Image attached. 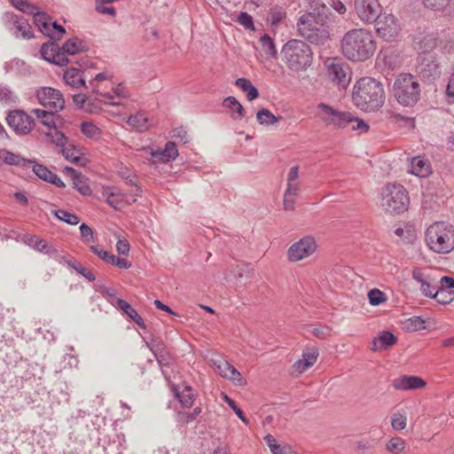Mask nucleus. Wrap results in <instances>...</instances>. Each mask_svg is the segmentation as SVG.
<instances>
[{
    "label": "nucleus",
    "instance_id": "nucleus-1",
    "mask_svg": "<svg viewBox=\"0 0 454 454\" xmlns=\"http://www.w3.org/2000/svg\"><path fill=\"white\" fill-rule=\"evenodd\" d=\"M377 43L372 33L364 28H353L348 31L340 41L342 54L354 62L365 61L376 51Z\"/></svg>",
    "mask_w": 454,
    "mask_h": 454
},
{
    "label": "nucleus",
    "instance_id": "nucleus-2",
    "mask_svg": "<svg viewBox=\"0 0 454 454\" xmlns=\"http://www.w3.org/2000/svg\"><path fill=\"white\" fill-rule=\"evenodd\" d=\"M385 98L382 83L372 77L360 78L353 87L352 102L362 111H378L384 105Z\"/></svg>",
    "mask_w": 454,
    "mask_h": 454
},
{
    "label": "nucleus",
    "instance_id": "nucleus-3",
    "mask_svg": "<svg viewBox=\"0 0 454 454\" xmlns=\"http://www.w3.org/2000/svg\"><path fill=\"white\" fill-rule=\"evenodd\" d=\"M314 14L305 12L299 17L296 22L298 35L312 44L325 45L331 39L330 18L322 13Z\"/></svg>",
    "mask_w": 454,
    "mask_h": 454
},
{
    "label": "nucleus",
    "instance_id": "nucleus-4",
    "mask_svg": "<svg viewBox=\"0 0 454 454\" xmlns=\"http://www.w3.org/2000/svg\"><path fill=\"white\" fill-rule=\"evenodd\" d=\"M282 59L291 71L301 72L307 70L313 60V51L310 46L302 40L291 39L281 50Z\"/></svg>",
    "mask_w": 454,
    "mask_h": 454
},
{
    "label": "nucleus",
    "instance_id": "nucleus-5",
    "mask_svg": "<svg viewBox=\"0 0 454 454\" xmlns=\"http://www.w3.org/2000/svg\"><path fill=\"white\" fill-rule=\"evenodd\" d=\"M426 241L435 253L451 252L454 249V226L444 222L431 224L426 231Z\"/></svg>",
    "mask_w": 454,
    "mask_h": 454
},
{
    "label": "nucleus",
    "instance_id": "nucleus-6",
    "mask_svg": "<svg viewBox=\"0 0 454 454\" xmlns=\"http://www.w3.org/2000/svg\"><path fill=\"white\" fill-rule=\"evenodd\" d=\"M381 207L390 214H402L410 205V197L407 190L400 184H387L380 192Z\"/></svg>",
    "mask_w": 454,
    "mask_h": 454
},
{
    "label": "nucleus",
    "instance_id": "nucleus-7",
    "mask_svg": "<svg viewBox=\"0 0 454 454\" xmlns=\"http://www.w3.org/2000/svg\"><path fill=\"white\" fill-rule=\"evenodd\" d=\"M393 94L403 106H413L420 98V85L411 74H401L393 84Z\"/></svg>",
    "mask_w": 454,
    "mask_h": 454
},
{
    "label": "nucleus",
    "instance_id": "nucleus-8",
    "mask_svg": "<svg viewBox=\"0 0 454 454\" xmlns=\"http://www.w3.org/2000/svg\"><path fill=\"white\" fill-rule=\"evenodd\" d=\"M317 115L320 121L324 122L325 126L333 129H346L353 120L351 113L339 111L325 103H319L317 106Z\"/></svg>",
    "mask_w": 454,
    "mask_h": 454
},
{
    "label": "nucleus",
    "instance_id": "nucleus-9",
    "mask_svg": "<svg viewBox=\"0 0 454 454\" xmlns=\"http://www.w3.org/2000/svg\"><path fill=\"white\" fill-rule=\"evenodd\" d=\"M416 73L424 82L432 83L441 76V68L435 53H419Z\"/></svg>",
    "mask_w": 454,
    "mask_h": 454
},
{
    "label": "nucleus",
    "instance_id": "nucleus-10",
    "mask_svg": "<svg viewBox=\"0 0 454 454\" xmlns=\"http://www.w3.org/2000/svg\"><path fill=\"white\" fill-rule=\"evenodd\" d=\"M8 125L19 136L28 135L35 128V119L24 110L10 111L6 116Z\"/></svg>",
    "mask_w": 454,
    "mask_h": 454
},
{
    "label": "nucleus",
    "instance_id": "nucleus-11",
    "mask_svg": "<svg viewBox=\"0 0 454 454\" xmlns=\"http://www.w3.org/2000/svg\"><path fill=\"white\" fill-rule=\"evenodd\" d=\"M373 23L378 35L385 41L395 40L401 31L397 19L390 13L381 12Z\"/></svg>",
    "mask_w": 454,
    "mask_h": 454
},
{
    "label": "nucleus",
    "instance_id": "nucleus-12",
    "mask_svg": "<svg viewBox=\"0 0 454 454\" xmlns=\"http://www.w3.org/2000/svg\"><path fill=\"white\" fill-rule=\"evenodd\" d=\"M3 19L5 27L17 38L30 39L34 36L32 27L23 16L7 12Z\"/></svg>",
    "mask_w": 454,
    "mask_h": 454
},
{
    "label": "nucleus",
    "instance_id": "nucleus-13",
    "mask_svg": "<svg viewBox=\"0 0 454 454\" xmlns=\"http://www.w3.org/2000/svg\"><path fill=\"white\" fill-rule=\"evenodd\" d=\"M354 11L364 24H372L382 12L378 0H354Z\"/></svg>",
    "mask_w": 454,
    "mask_h": 454
},
{
    "label": "nucleus",
    "instance_id": "nucleus-14",
    "mask_svg": "<svg viewBox=\"0 0 454 454\" xmlns=\"http://www.w3.org/2000/svg\"><path fill=\"white\" fill-rule=\"evenodd\" d=\"M317 245L311 236H305L294 242L287 250L289 262H299L312 255L317 250Z\"/></svg>",
    "mask_w": 454,
    "mask_h": 454
},
{
    "label": "nucleus",
    "instance_id": "nucleus-15",
    "mask_svg": "<svg viewBox=\"0 0 454 454\" xmlns=\"http://www.w3.org/2000/svg\"><path fill=\"white\" fill-rule=\"evenodd\" d=\"M38 102L51 111L59 112L65 106V99L62 93L51 87H41L36 90Z\"/></svg>",
    "mask_w": 454,
    "mask_h": 454
},
{
    "label": "nucleus",
    "instance_id": "nucleus-16",
    "mask_svg": "<svg viewBox=\"0 0 454 454\" xmlns=\"http://www.w3.org/2000/svg\"><path fill=\"white\" fill-rule=\"evenodd\" d=\"M328 76L340 89H346L351 80L349 67L342 62H333L329 65Z\"/></svg>",
    "mask_w": 454,
    "mask_h": 454
},
{
    "label": "nucleus",
    "instance_id": "nucleus-17",
    "mask_svg": "<svg viewBox=\"0 0 454 454\" xmlns=\"http://www.w3.org/2000/svg\"><path fill=\"white\" fill-rule=\"evenodd\" d=\"M44 60L57 66H67L69 63L67 57L63 55L61 47L55 42L44 43L40 50Z\"/></svg>",
    "mask_w": 454,
    "mask_h": 454
},
{
    "label": "nucleus",
    "instance_id": "nucleus-18",
    "mask_svg": "<svg viewBox=\"0 0 454 454\" xmlns=\"http://www.w3.org/2000/svg\"><path fill=\"white\" fill-rule=\"evenodd\" d=\"M145 345L153 352L160 366H168L171 364V355L162 340L153 338Z\"/></svg>",
    "mask_w": 454,
    "mask_h": 454
},
{
    "label": "nucleus",
    "instance_id": "nucleus-19",
    "mask_svg": "<svg viewBox=\"0 0 454 454\" xmlns=\"http://www.w3.org/2000/svg\"><path fill=\"white\" fill-rule=\"evenodd\" d=\"M30 168L35 175L43 181L54 184L59 188L66 187L65 183L57 174L51 171L46 166L38 163L35 160H32Z\"/></svg>",
    "mask_w": 454,
    "mask_h": 454
},
{
    "label": "nucleus",
    "instance_id": "nucleus-20",
    "mask_svg": "<svg viewBox=\"0 0 454 454\" xmlns=\"http://www.w3.org/2000/svg\"><path fill=\"white\" fill-rule=\"evenodd\" d=\"M427 382L420 377L403 375L392 381V387L396 390H416L424 387Z\"/></svg>",
    "mask_w": 454,
    "mask_h": 454
},
{
    "label": "nucleus",
    "instance_id": "nucleus-21",
    "mask_svg": "<svg viewBox=\"0 0 454 454\" xmlns=\"http://www.w3.org/2000/svg\"><path fill=\"white\" fill-rule=\"evenodd\" d=\"M32 160L25 159L20 154L14 153L7 149H0V168L5 164L17 166L23 169L30 168Z\"/></svg>",
    "mask_w": 454,
    "mask_h": 454
},
{
    "label": "nucleus",
    "instance_id": "nucleus-22",
    "mask_svg": "<svg viewBox=\"0 0 454 454\" xmlns=\"http://www.w3.org/2000/svg\"><path fill=\"white\" fill-rule=\"evenodd\" d=\"M32 113L35 115L37 120L45 127L50 129H58V121L61 120L59 112L51 111V110H43L35 108L32 110Z\"/></svg>",
    "mask_w": 454,
    "mask_h": 454
},
{
    "label": "nucleus",
    "instance_id": "nucleus-23",
    "mask_svg": "<svg viewBox=\"0 0 454 454\" xmlns=\"http://www.w3.org/2000/svg\"><path fill=\"white\" fill-rule=\"evenodd\" d=\"M422 2L427 8L454 19V0H422Z\"/></svg>",
    "mask_w": 454,
    "mask_h": 454
},
{
    "label": "nucleus",
    "instance_id": "nucleus-24",
    "mask_svg": "<svg viewBox=\"0 0 454 454\" xmlns=\"http://www.w3.org/2000/svg\"><path fill=\"white\" fill-rule=\"evenodd\" d=\"M397 342L395 335L389 331H382L372 342V351L387 350Z\"/></svg>",
    "mask_w": 454,
    "mask_h": 454
},
{
    "label": "nucleus",
    "instance_id": "nucleus-25",
    "mask_svg": "<svg viewBox=\"0 0 454 454\" xmlns=\"http://www.w3.org/2000/svg\"><path fill=\"white\" fill-rule=\"evenodd\" d=\"M60 47L63 55L66 57H67V55L74 56L89 51L87 43L76 36L67 40Z\"/></svg>",
    "mask_w": 454,
    "mask_h": 454
},
{
    "label": "nucleus",
    "instance_id": "nucleus-26",
    "mask_svg": "<svg viewBox=\"0 0 454 454\" xmlns=\"http://www.w3.org/2000/svg\"><path fill=\"white\" fill-rule=\"evenodd\" d=\"M114 306L122 310L132 321H134L141 328H145V324L142 317L137 311L125 300L117 298L115 301H110Z\"/></svg>",
    "mask_w": 454,
    "mask_h": 454
},
{
    "label": "nucleus",
    "instance_id": "nucleus-27",
    "mask_svg": "<svg viewBox=\"0 0 454 454\" xmlns=\"http://www.w3.org/2000/svg\"><path fill=\"white\" fill-rule=\"evenodd\" d=\"M63 78L67 85L74 89L86 88L83 71L76 67L67 68L64 72Z\"/></svg>",
    "mask_w": 454,
    "mask_h": 454
},
{
    "label": "nucleus",
    "instance_id": "nucleus-28",
    "mask_svg": "<svg viewBox=\"0 0 454 454\" xmlns=\"http://www.w3.org/2000/svg\"><path fill=\"white\" fill-rule=\"evenodd\" d=\"M153 158L162 162H169L178 156V151L176 143L168 141L166 143L163 150H156L151 153Z\"/></svg>",
    "mask_w": 454,
    "mask_h": 454
},
{
    "label": "nucleus",
    "instance_id": "nucleus-29",
    "mask_svg": "<svg viewBox=\"0 0 454 454\" xmlns=\"http://www.w3.org/2000/svg\"><path fill=\"white\" fill-rule=\"evenodd\" d=\"M410 168V173L419 177H426L431 173L430 163L421 156L414 157Z\"/></svg>",
    "mask_w": 454,
    "mask_h": 454
},
{
    "label": "nucleus",
    "instance_id": "nucleus-30",
    "mask_svg": "<svg viewBox=\"0 0 454 454\" xmlns=\"http://www.w3.org/2000/svg\"><path fill=\"white\" fill-rule=\"evenodd\" d=\"M318 353L315 348H308L304 350L302 353V358L296 361L294 364V367L299 372H302L311 367L316 362L317 358Z\"/></svg>",
    "mask_w": 454,
    "mask_h": 454
},
{
    "label": "nucleus",
    "instance_id": "nucleus-31",
    "mask_svg": "<svg viewBox=\"0 0 454 454\" xmlns=\"http://www.w3.org/2000/svg\"><path fill=\"white\" fill-rule=\"evenodd\" d=\"M223 106L231 112L234 120H241L245 115V109L234 97H227L223 101Z\"/></svg>",
    "mask_w": 454,
    "mask_h": 454
},
{
    "label": "nucleus",
    "instance_id": "nucleus-32",
    "mask_svg": "<svg viewBox=\"0 0 454 454\" xmlns=\"http://www.w3.org/2000/svg\"><path fill=\"white\" fill-rule=\"evenodd\" d=\"M128 124L139 132H144L149 129L151 123L145 113H137L130 115L128 119Z\"/></svg>",
    "mask_w": 454,
    "mask_h": 454
},
{
    "label": "nucleus",
    "instance_id": "nucleus-33",
    "mask_svg": "<svg viewBox=\"0 0 454 454\" xmlns=\"http://www.w3.org/2000/svg\"><path fill=\"white\" fill-rule=\"evenodd\" d=\"M62 155L66 160L77 166H85L86 160L81 156V153L74 145H68L61 150Z\"/></svg>",
    "mask_w": 454,
    "mask_h": 454
},
{
    "label": "nucleus",
    "instance_id": "nucleus-34",
    "mask_svg": "<svg viewBox=\"0 0 454 454\" xmlns=\"http://www.w3.org/2000/svg\"><path fill=\"white\" fill-rule=\"evenodd\" d=\"M176 398L180 402L183 407L190 408L195 400V395L192 387L185 386L182 392L178 391L177 387H174Z\"/></svg>",
    "mask_w": 454,
    "mask_h": 454
},
{
    "label": "nucleus",
    "instance_id": "nucleus-35",
    "mask_svg": "<svg viewBox=\"0 0 454 454\" xmlns=\"http://www.w3.org/2000/svg\"><path fill=\"white\" fill-rule=\"evenodd\" d=\"M31 15H33L34 23L39 28L40 32L43 35L48 33L50 29L49 22L51 21V17L45 12H40L37 7L35 12H32Z\"/></svg>",
    "mask_w": 454,
    "mask_h": 454
},
{
    "label": "nucleus",
    "instance_id": "nucleus-36",
    "mask_svg": "<svg viewBox=\"0 0 454 454\" xmlns=\"http://www.w3.org/2000/svg\"><path fill=\"white\" fill-rule=\"evenodd\" d=\"M286 18V12L283 6L274 5L270 9L268 20L271 27H278Z\"/></svg>",
    "mask_w": 454,
    "mask_h": 454
},
{
    "label": "nucleus",
    "instance_id": "nucleus-37",
    "mask_svg": "<svg viewBox=\"0 0 454 454\" xmlns=\"http://www.w3.org/2000/svg\"><path fill=\"white\" fill-rule=\"evenodd\" d=\"M282 119L280 115H274L269 109L262 108L256 113V120L261 125L270 126Z\"/></svg>",
    "mask_w": 454,
    "mask_h": 454
},
{
    "label": "nucleus",
    "instance_id": "nucleus-38",
    "mask_svg": "<svg viewBox=\"0 0 454 454\" xmlns=\"http://www.w3.org/2000/svg\"><path fill=\"white\" fill-rule=\"evenodd\" d=\"M261 46L262 48V51L264 53L273 59L277 58L278 56V51L276 49V46L274 44L273 40L270 38V36L267 34H264L260 38Z\"/></svg>",
    "mask_w": 454,
    "mask_h": 454
},
{
    "label": "nucleus",
    "instance_id": "nucleus-39",
    "mask_svg": "<svg viewBox=\"0 0 454 454\" xmlns=\"http://www.w3.org/2000/svg\"><path fill=\"white\" fill-rule=\"evenodd\" d=\"M52 214L59 221L65 222V223H67L68 224H71V225H76L80 222V218L76 215L72 214L70 212H67V211H66L64 209L53 210Z\"/></svg>",
    "mask_w": 454,
    "mask_h": 454
},
{
    "label": "nucleus",
    "instance_id": "nucleus-40",
    "mask_svg": "<svg viewBox=\"0 0 454 454\" xmlns=\"http://www.w3.org/2000/svg\"><path fill=\"white\" fill-rule=\"evenodd\" d=\"M49 32L45 33L44 35H47L51 39L54 41L60 40L62 36L66 34V28L61 25L58 24L56 21H53L52 19L49 22Z\"/></svg>",
    "mask_w": 454,
    "mask_h": 454
},
{
    "label": "nucleus",
    "instance_id": "nucleus-41",
    "mask_svg": "<svg viewBox=\"0 0 454 454\" xmlns=\"http://www.w3.org/2000/svg\"><path fill=\"white\" fill-rule=\"evenodd\" d=\"M73 181V187L76 189L82 195L89 196L92 193V191L86 182V179L84 176L80 173L79 178L74 177L72 179Z\"/></svg>",
    "mask_w": 454,
    "mask_h": 454
},
{
    "label": "nucleus",
    "instance_id": "nucleus-42",
    "mask_svg": "<svg viewBox=\"0 0 454 454\" xmlns=\"http://www.w3.org/2000/svg\"><path fill=\"white\" fill-rule=\"evenodd\" d=\"M309 8L310 11L308 12H314V16H317V14H324L325 16H328L330 18L331 12L330 9L320 0H309Z\"/></svg>",
    "mask_w": 454,
    "mask_h": 454
},
{
    "label": "nucleus",
    "instance_id": "nucleus-43",
    "mask_svg": "<svg viewBox=\"0 0 454 454\" xmlns=\"http://www.w3.org/2000/svg\"><path fill=\"white\" fill-rule=\"evenodd\" d=\"M454 293L444 288H437L434 292V300L440 304H449L454 300Z\"/></svg>",
    "mask_w": 454,
    "mask_h": 454
},
{
    "label": "nucleus",
    "instance_id": "nucleus-44",
    "mask_svg": "<svg viewBox=\"0 0 454 454\" xmlns=\"http://www.w3.org/2000/svg\"><path fill=\"white\" fill-rule=\"evenodd\" d=\"M405 448V441L400 437L391 438L386 444V449L392 453H400Z\"/></svg>",
    "mask_w": 454,
    "mask_h": 454
},
{
    "label": "nucleus",
    "instance_id": "nucleus-45",
    "mask_svg": "<svg viewBox=\"0 0 454 454\" xmlns=\"http://www.w3.org/2000/svg\"><path fill=\"white\" fill-rule=\"evenodd\" d=\"M55 133H46V136L50 138V141L51 144H54L55 145L59 146L63 150L67 145L68 138L62 133L61 131H59L55 129Z\"/></svg>",
    "mask_w": 454,
    "mask_h": 454
},
{
    "label": "nucleus",
    "instance_id": "nucleus-46",
    "mask_svg": "<svg viewBox=\"0 0 454 454\" xmlns=\"http://www.w3.org/2000/svg\"><path fill=\"white\" fill-rule=\"evenodd\" d=\"M82 134L90 138L98 137L100 136V129L91 122L83 121L81 126Z\"/></svg>",
    "mask_w": 454,
    "mask_h": 454
},
{
    "label": "nucleus",
    "instance_id": "nucleus-47",
    "mask_svg": "<svg viewBox=\"0 0 454 454\" xmlns=\"http://www.w3.org/2000/svg\"><path fill=\"white\" fill-rule=\"evenodd\" d=\"M36 251L40 253H43L49 256H56L58 254V250L54 246L50 244L45 239H41L36 244Z\"/></svg>",
    "mask_w": 454,
    "mask_h": 454
},
{
    "label": "nucleus",
    "instance_id": "nucleus-48",
    "mask_svg": "<svg viewBox=\"0 0 454 454\" xmlns=\"http://www.w3.org/2000/svg\"><path fill=\"white\" fill-rule=\"evenodd\" d=\"M436 38L433 35L425 36L419 43L420 53H432L431 51L435 48L437 42Z\"/></svg>",
    "mask_w": 454,
    "mask_h": 454
},
{
    "label": "nucleus",
    "instance_id": "nucleus-49",
    "mask_svg": "<svg viewBox=\"0 0 454 454\" xmlns=\"http://www.w3.org/2000/svg\"><path fill=\"white\" fill-rule=\"evenodd\" d=\"M12 4L19 11L31 14L36 10V6L31 4L27 0H12Z\"/></svg>",
    "mask_w": 454,
    "mask_h": 454
},
{
    "label": "nucleus",
    "instance_id": "nucleus-50",
    "mask_svg": "<svg viewBox=\"0 0 454 454\" xmlns=\"http://www.w3.org/2000/svg\"><path fill=\"white\" fill-rule=\"evenodd\" d=\"M264 441L266 442L268 447L270 449L272 454H286V450L280 444L277 443L276 439L271 434H267L264 437Z\"/></svg>",
    "mask_w": 454,
    "mask_h": 454
},
{
    "label": "nucleus",
    "instance_id": "nucleus-51",
    "mask_svg": "<svg viewBox=\"0 0 454 454\" xmlns=\"http://www.w3.org/2000/svg\"><path fill=\"white\" fill-rule=\"evenodd\" d=\"M369 302L373 306H378L386 301V295L379 289H372L368 293Z\"/></svg>",
    "mask_w": 454,
    "mask_h": 454
},
{
    "label": "nucleus",
    "instance_id": "nucleus-52",
    "mask_svg": "<svg viewBox=\"0 0 454 454\" xmlns=\"http://www.w3.org/2000/svg\"><path fill=\"white\" fill-rule=\"evenodd\" d=\"M223 401L231 408L235 414L246 424H248L243 411L236 404L235 401L227 395L223 394Z\"/></svg>",
    "mask_w": 454,
    "mask_h": 454
},
{
    "label": "nucleus",
    "instance_id": "nucleus-53",
    "mask_svg": "<svg viewBox=\"0 0 454 454\" xmlns=\"http://www.w3.org/2000/svg\"><path fill=\"white\" fill-rule=\"evenodd\" d=\"M201 413V408L196 407L192 412H179L178 421L183 424H188L193 421Z\"/></svg>",
    "mask_w": 454,
    "mask_h": 454
},
{
    "label": "nucleus",
    "instance_id": "nucleus-54",
    "mask_svg": "<svg viewBox=\"0 0 454 454\" xmlns=\"http://www.w3.org/2000/svg\"><path fill=\"white\" fill-rule=\"evenodd\" d=\"M407 328L411 331H419L426 328V321L420 317H413L407 321Z\"/></svg>",
    "mask_w": 454,
    "mask_h": 454
},
{
    "label": "nucleus",
    "instance_id": "nucleus-55",
    "mask_svg": "<svg viewBox=\"0 0 454 454\" xmlns=\"http://www.w3.org/2000/svg\"><path fill=\"white\" fill-rule=\"evenodd\" d=\"M237 20L246 29L254 30V25L253 18L247 12H241L239 13Z\"/></svg>",
    "mask_w": 454,
    "mask_h": 454
},
{
    "label": "nucleus",
    "instance_id": "nucleus-56",
    "mask_svg": "<svg viewBox=\"0 0 454 454\" xmlns=\"http://www.w3.org/2000/svg\"><path fill=\"white\" fill-rule=\"evenodd\" d=\"M352 118L353 120L350 121L348 126L351 128V129L359 130L361 133L366 132L369 129V125L364 121L353 114Z\"/></svg>",
    "mask_w": 454,
    "mask_h": 454
},
{
    "label": "nucleus",
    "instance_id": "nucleus-57",
    "mask_svg": "<svg viewBox=\"0 0 454 454\" xmlns=\"http://www.w3.org/2000/svg\"><path fill=\"white\" fill-rule=\"evenodd\" d=\"M391 425L395 430H403L406 427V417L401 413H395L392 416Z\"/></svg>",
    "mask_w": 454,
    "mask_h": 454
},
{
    "label": "nucleus",
    "instance_id": "nucleus-58",
    "mask_svg": "<svg viewBox=\"0 0 454 454\" xmlns=\"http://www.w3.org/2000/svg\"><path fill=\"white\" fill-rule=\"evenodd\" d=\"M376 444V441L368 439H361L356 442L357 450L362 453H365L366 451L374 449Z\"/></svg>",
    "mask_w": 454,
    "mask_h": 454
},
{
    "label": "nucleus",
    "instance_id": "nucleus-59",
    "mask_svg": "<svg viewBox=\"0 0 454 454\" xmlns=\"http://www.w3.org/2000/svg\"><path fill=\"white\" fill-rule=\"evenodd\" d=\"M226 379L232 380L239 386L245 384V380L241 376L240 372L232 365L230 372H228Z\"/></svg>",
    "mask_w": 454,
    "mask_h": 454
},
{
    "label": "nucleus",
    "instance_id": "nucleus-60",
    "mask_svg": "<svg viewBox=\"0 0 454 454\" xmlns=\"http://www.w3.org/2000/svg\"><path fill=\"white\" fill-rule=\"evenodd\" d=\"M114 266H116L120 269H129L131 267V262L127 261L126 259L120 258L114 254H112L110 261L108 262Z\"/></svg>",
    "mask_w": 454,
    "mask_h": 454
},
{
    "label": "nucleus",
    "instance_id": "nucleus-61",
    "mask_svg": "<svg viewBox=\"0 0 454 454\" xmlns=\"http://www.w3.org/2000/svg\"><path fill=\"white\" fill-rule=\"evenodd\" d=\"M90 250L93 254H97L101 260H103L106 263L109 262L110 258L113 254L108 253L107 251H105L103 248H101L98 246H90Z\"/></svg>",
    "mask_w": 454,
    "mask_h": 454
},
{
    "label": "nucleus",
    "instance_id": "nucleus-62",
    "mask_svg": "<svg viewBox=\"0 0 454 454\" xmlns=\"http://www.w3.org/2000/svg\"><path fill=\"white\" fill-rule=\"evenodd\" d=\"M80 232L86 242L94 241L93 231L88 224L82 223L80 225Z\"/></svg>",
    "mask_w": 454,
    "mask_h": 454
},
{
    "label": "nucleus",
    "instance_id": "nucleus-63",
    "mask_svg": "<svg viewBox=\"0 0 454 454\" xmlns=\"http://www.w3.org/2000/svg\"><path fill=\"white\" fill-rule=\"evenodd\" d=\"M172 137L179 139V141L183 144H187L189 142L187 131L182 128H176L172 130Z\"/></svg>",
    "mask_w": 454,
    "mask_h": 454
},
{
    "label": "nucleus",
    "instance_id": "nucleus-64",
    "mask_svg": "<svg viewBox=\"0 0 454 454\" xmlns=\"http://www.w3.org/2000/svg\"><path fill=\"white\" fill-rule=\"evenodd\" d=\"M129 243L126 239H119L116 243V250L119 254L128 255L129 253Z\"/></svg>",
    "mask_w": 454,
    "mask_h": 454
}]
</instances>
